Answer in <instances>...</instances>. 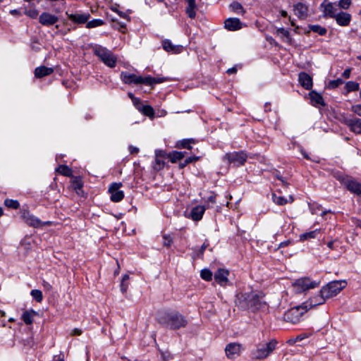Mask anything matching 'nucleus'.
<instances>
[{"mask_svg":"<svg viewBox=\"0 0 361 361\" xmlns=\"http://www.w3.org/2000/svg\"><path fill=\"white\" fill-rule=\"evenodd\" d=\"M262 297L255 293H239L237 300L242 308L250 309L252 311L262 308L264 303L262 301Z\"/></svg>","mask_w":361,"mask_h":361,"instance_id":"nucleus-1","label":"nucleus"},{"mask_svg":"<svg viewBox=\"0 0 361 361\" xmlns=\"http://www.w3.org/2000/svg\"><path fill=\"white\" fill-rule=\"evenodd\" d=\"M278 341L276 339H271L269 342L260 343L256 345L255 348L251 351L250 357L252 360H264L268 357L276 348Z\"/></svg>","mask_w":361,"mask_h":361,"instance_id":"nucleus-2","label":"nucleus"},{"mask_svg":"<svg viewBox=\"0 0 361 361\" xmlns=\"http://www.w3.org/2000/svg\"><path fill=\"white\" fill-rule=\"evenodd\" d=\"M160 323L166 324L171 329H178L185 327L187 321L184 317L177 312H172L165 314L159 320Z\"/></svg>","mask_w":361,"mask_h":361,"instance_id":"nucleus-3","label":"nucleus"},{"mask_svg":"<svg viewBox=\"0 0 361 361\" xmlns=\"http://www.w3.org/2000/svg\"><path fill=\"white\" fill-rule=\"evenodd\" d=\"M307 312V305L303 303L301 305L293 307L287 310L283 314V319L286 322L291 324L300 322L302 317Z\"/></svg>","mask_w":361,"mask_h":361,"instance_id":"nucleus-4","label":"nucleus"},{"mask_svg":"<svg viewBox=\"0 0 361 361\" xmlns=\"http://www.w3.org/2000/svg\"><path fill=\"white\" fill-rule=\"evenodd\" d=\"M93 51L94 54L107 66L114 68L116 66V57L106 48L102 46H96Z\"/></svg>","mask_w":361,"mask_h":361,"instance_id":"nucleus-5","label":"nucleus"},{"mask_svg":"<svg viewBox=\"0 0 361 361\" xmlns=\"http://www.w3.org/2000/svg\"><path fill=\"white\" fill-rule=\"evenodd\" d=\"M347 285L345 281H334L322 288V293L327 298L336 296Z\"/></svg>","mask_w":361,"mask_h":361,"instance_id":"nucleus-6","label":"nucleus"},{"mask_svg":"<svg viewBox=\"0 0 361 361\" xmlns=\"http://www.w3.org/2000/svg\"><path fill=\"white\" fill-rule=\"evenodd\" d=\"M21 217L28 226L34 228H42L44 226H50L51 224V221H42L39 219L30 214L27 210L21 212Z\"/></svg>","mask_w":361,"mask_h":361,"instance_id":"nucleus-7","label":"nucleus"},{"mask_svg":"<svg viewBox=\"0 0 361 361\" xmlns=\"http://www.w3.org/2000/svg\"><path fill=\"white\" fill-rule=\"evenodd\" d=\"M319 285V281H311L309 278H301L297 279L293 286L296 292L300 293L309 289L314 288Z\"/></svg>","mask_w":361,"mask_h":361,"instance_id":"nucleus-8","label":"nucleus"},{"mask_svg":"<svg viewBox=\"0 0 361 361\" xmlns=\"http://www.w3.org/2000/svg\"><path fill=\"white\" fill-rule=\"evenodd\" d=\"M122 81L126 84H149L150 78H145L141 76H137L135 74L128 72H122L121 74Z\"/></svg>","mask_w":361,"mask_h":361,"instance_id":"nucleus-9","label":"nucleus"},{"mask_svg":"<svg viewBox=\"0 0 361 361\" xmlns=\"http://www.w3.org/2000/svg\"><path fill=\"white\" fill-rule=\"evenodd\" d=\"M230 163H233L235 166L243 165L247 160V155L243 152H233L227 153L224 157Z\"/></svg>","mask_w":361,"mask_h":361,"instance_id":"nucleus-10","label":"nucleus"},{"mask_svg":"<svg viewBox=\"0 0 361 361\" xmlns=\"http://www.w3.org/2000/svg\"><path fill=\"white\" fill-rule=\"evenodd\" d=\"M122 186L121 183H113L109 188V192L111 194V200L114 202H118L121 201L124 197V193L122 190H120V188Z\"/></svg>","mask_w":361,"mask_h":361,"instance_id":"nucleus-11","label":"nucleus"},{"mask_svg":"<svg viewBox=\"0 0 361 361\" xmlns=\"http://www.w3.org/2000/svg\"><path fill=\"white\" fill-rule=\"evenodd\" d=\"M324 16L334 18L337 15L338 6L336 4L327 2L326 0L321 4Z\"/></svg>","mask_w":361,"mask_h":361,"instance_id":"nucleus-12","label":"nucleus"},{"mask_svg":"<svg viewBox=\"0 0 361 361\" xmlns=\"http://www.w3.org/2000/svg\"><path fill=\"white\" fill-rule=\"evenodd\" d=\"M229 272L226 269H219L214 274V281L221 286H226L228 283Z\"/></svg>","mask_w":361,"mask_h":361,"instance_id":"nucleus-13","label":"nucleus"},{"mask_svg":"<svg viewBox=\"0 0 361 361\" xmlns=\"http://www.w3.org/2000/svg\"><path fill=\"white\" fill-rule=\"evenodd\" d=\"M241 345L236 343H231L226 345L225 352L229 359H234L240 353Z\"/></svg>","mask_w":361,"mask_h":361,"instance_id":"nucleus-14","label":"nucleus"},{"mask_svg":"<svg viewBox=\"0 0 361 361\" xmlns=\"http://www.w3.org/2000/svg\"><path fill=\"white\" fill-rule=\"evenodd\" d=\"M59 18L47 12L42 13L39 17V22L44 26H51L58 22Z\"/></svg>","mask_w":361,"mask_h":361,"instance_id":"nucleus-15","label":"nucleus"},{"mask_svg":"<svg viewBox=\"0 0 361 361\" xmlns=\"http://www.w3.org/2000/svg\"><path fill=\"white\" fill-rule=\"evenodd\" d=\"M327 298L324 297V295L322 293V290H320L319 293L318 295H314L308 301L305 302L307 305V310L310 309L313 307H316L319 305H322L325 302Z\"/></svg>","mask_w":361,"mask_h":361,"instance_id":"nucleus-16","label":"nucleus"},{"mask_svg":"<svg viewBox=\"0 0 361 361\" xmlns=\"http://www.w3.org/2000/svg\"><path fill=\"white\" fill-rule=\"evenodd\" d=\"M162 47L166 51L172 54H179L183 49L182 45L173 44L169 39H164L162 42Z\"/></svg>","mask_w":361,"mask_h":361,"instance_id":"nucleus-17","label":"nucleus"},{"mask_svg":"<svg viewBox=\"0 0 361 361\" xmlns=\"http://www.w3.org/2000/svg\"><path fill=\"white\" fill-rule=\"evenodd\" d=\"M69 20L73 22L78 24H82L87 23L89 18V13H75V14H69L68 12L66 13Z\"/></svg>","mask_w":361,"mask_h":361,"instance_id":"nucleus-18","label":"nucleus"},{"mask_svg":"<svg viewBox=\"0 0 361 361\" xmlns=\"http://www.w3.org/2000/svg\"><path fill=\"white\" fill-rule=\"evenodd\" d=\"M224 27L228 30H238L242 28V23L237 18H231L225 20Z\"/></svg>","mask_w":361,"mask_h":361,"instance_id":"nucleus-19","label":"nucleus"},{"mask_svg":"<svg viewBox=\"0 0 361 361\" xmlns=\"http://www.w3.org/2000/svg\"><path fill=\"white\" fill-rule=\"evenodd\" d=\"M308 8L302 3H298L294 5L295 15L300 19H305L308 16Z\"/></svg>","mask_w":361,"mask_h":361,"instance_id":"nucleus-20","label":"nucleus"},{"mask_svg":"<svg viewBox=\"0 0 361 361\" xmlns=\"http://www.w3.org/2000/svg\"><path fill=\"white\" fill-rule=\"evenodd\" d=\"M346 125L350 130L357 134H361V119L355 118H350L345 121Z\"/></svg>","mask_w":361,"mask_h":361,"instance_id":"nucleus-21","label":"nucleus"},{"mask_svg":"<svg viewBox=\"0 0 361 361\" xmlns=\"http://www.w3.org/2000/svg\"><path fill=\"white\" fill-rule=\"evenodd\" d=\"M299 82L305 89L310 90L312 87V78L306 73H300L298 76Z\"/></svg>","mask_w":361,"mask_h":361,"instance_id":"nucleus-22","label":"nucleus"},{"mask_svg":"<svg viewBox=\"0 0 361 361\" xmlns=\"http://www.w3.org/2000/svg\"><path fill=\"white\" fill-rule=\"evenodd\" d=\"M334 18L339 25L347 26L351 20V16L348 13L341 11L338 13Z\"/></svg>","mask_w":361,"mask_h":361,"instance_id":"nucleus-23","label":"nucleus"},{"mask_svg":"<svg viewBox=\"0 0 361 361\" xmlns=\"http://www.w3.org/2000/svg\"><path fill=\"white\" fill-rule=\"evenodd\" d=\"M206 210V207L202 205H197L193 207L190 212V216L193 221H200Z\"/></svg>","mask_w":361,"mask_h":361,"instance_id":"nucleus-24","label":"nucleus"},{"mask_svg":"<svg viewBox=\"0 0 361 361\" xmlns=\"http://www.w3.org/2000/svg\"><path fill=\"white\" fill-rule=\"evenodd\" d=\"M345 185L348 190L361 197V184L354 180H347Z\"/></svg>","mask_w":361,"mask_h":361,"instance_id":"nucleus-25","label":"nucleus"},{"mask_svg":"<svg viewBox=\"0 0 361 361\" xmlns=\"http://www.w3.org/2000/svg\"><path fill=\"white\" fill-rule=\"evenodd\" d=\"M185 2L187 4V6L185 8L186 14L189 18L192 19L195 18L196 16L197 8L195 0H185Z\"/></svg>","mask_w":361,"mask_h":361,"instance_id":"nucleus-26","label":"nucleus"},{"mask_svg":"<svg viewBox=\"0 0 361 361\" xmlns=\"http://www.w3.org/2000/svg\"><path fill=\"white\" fill-rule=\"evenodd\" d=\"M54 72L52 68H48L44 66L37 67L35 70V75L36 78H42L43 77L51 75Z\"/></svg>","mask_w":361,"mask_h":361,"instance_id":"nucleus-27","label":"nucleus"},{"mask_svg":"<svg viewBox=\"0 0 361 361\" xmlns=\"http://www.w3.org/2000/svg\"><path fill=\"white\" fill-rule=\"evenodd\" d=\"M309 96L312 105H325L323 97L317 92L312 91L310 92Z\"/></svg>","mask_w":361,"mask_h":361,"instance_id":"nucleus-28","label":"nucleus"},{"mask_svg":"<svg viewBox=\"0 0 361 361\" xmlns=\"http://www.w3.org/2000/svg\"><path fill=\"white\" fill-rule=\"evenodd\" d=\"M37 315V312L33 310L25 311L22 315V319L26 324H31L33 322V317Z\"/></svg>","mask_w":361,"mask_h":361,"instance_id":"nucleus-29","label":"nucleus"},{"mask_svg":"<svg viewBox=\"0 0 361 361\" xmlns=\"http://www.w3.org/2000/svg\"><path fill=\"white\" fill-rule=\"evenodd\" d=\"M229 7L233 12L238 14H243L245 13L243 6L238 1H233L230 4Z\"/></svg>","mask_w":361,"mask_h":361,"instance_id":"nucleus-30","label":"nucleus"},{"mask_svg":"<svg viewBox=\"0 0 361 361\" xmlns=\"http://www.w3.org/2000/svg\"><path fill=\"white\" fill-rule=\"evenodd\" d=\"M141 112L149 118H153L154 116V109L149 105H144L140 109Z\"/></svg>","mask_w":361,"mask_h":361,"instance_id":"nucleus-31","label":"nucleus"},{"mask_svg":"<svg viewBox=\"0 0 361 361\" xmlns=\"http://www.w3.org/2000/svg\"><path fill=\"white\" fill-rule=\"evenodd\" d=\"M184 156V153L181 152H173L169 154V157L172 163L181 160Z\"/></svg>","mask_w":361,"mask_h":361,"instance_id":"nucleus-32","label":"nucleus"},{"mask_svg":"<svg viewBox=\"0 0 361 361\" xmlns=\"http://www.w3.org/2000/svg\"><path fill=\"white\" fill-rule=\"evenodd\" d=\"M310 28L312 31L318 33L321 36H324L326 33V29L319 25H310Z\"/></svg>","mask_w":361,"mask_h":361,"instance_id":"nucleus-33","label":"nucleus"},{"mask_svg":"<svg viewBox=\"0 0 361 361\" xmlns=\"http://www.w3.org/2000/svg\"><path fill=\"white\" fill-rule=\"evenodd\" d=\"M317 232H318V230L316 229L314 231H311L310 232L302 233L300 236V240H308L310 238H316Z\"/></svg>","mask_w":361,"mask_h":361,"instance_id":"nucleus-34","label":"nucleus"},{"mask_svg":"<svg viewBox=\"0 0 361 361\" xmlns=\"http://www.w3.org/2000/svg\"><path fill=\"white\" fill-rule=\"evenodd\" d=\"M212 272L208 269H204L200 272L201 278L207 281L212 280Z\"/></svg>","mask_w":361,"mask_h":361,"instance_id":"nucleus-35","label":"nucleus"},{"mask_svg":"<svg viewBox=\"0 0 361 361\" xmlns=\"http://www.w3.org/2000/svg\"><path fill=\"white\" fill-rule=\"evenodd\" d=\"M345 88L348 92L357 91L359 90V84L354 81H348L345 84Z\"/></svg>","mask_w":361,"mask_h":361,"instance_id":"nucleus-36","label":"nucleus"},{"mask_svg":"<svg viewBox=\"0 0 361 361\" xmlns=\"http://www.w3.org/2000/svg\"><path fill=\"white\" fill-rule=\"evenodd\" d=\"M104 24V21L100 19H94L87 23L86 27L87 28H92L100 26Z\"/></svg>","mask_w":361,"mask_h":361,"instance_id":"nucleus-37","label":"nucleus"},{"mask_svg":"<svg viewBox=\"0 0 361 361\" xmlns=\"http://www.w3.org/2000/svg\"><path fill=\"white\" fill-rule=\"evenodd\" d=\"M31 295L38 302H42V300L43 299L42 293L39 290H37V289L32 290L31 291Z\"/></svg>","mask_w":361,"mask_h":361,"instance_id":"nucleus-38","label":"nucleus"},{"mask_svg":"<svg viewBox=\"0 0 361 361\" xmlns=\"http://www.w3.org/2000/svg\"><path fill=\"white\" fill-rule=\"evenodd\" d=\"M4 204L7 207L13 209H18L20 207V204L17 200L10 199H6Z\"/></svg>","mask_w":361,"mask_h":361,"instance_id":"nucleus-39","label":"nucleus"},{"mask_svg":"<svg viewBox=\"0 0 361 361\" xmlns=\"http://www.w3.org/2000/svg\"><path fill=\"white\" fill-rule=\"evenodd\" d=\"M164 161L163 159V158H160V157H155V164L154 165V169L157 171H159L161 170V169H163L164 166Z\"/></svg>","mask_w":361,"mask_h":361,"instance_id":"nucleus-40","label":"nucleus"},{"mask_svg":"<svg viewBox=\"0 0 361 361\" xmlns=\"http://www.w3.org/2000/svg\"><path fill=\"white\" fill-rule=\"evenodd\" d=\"M273 201L278 205H284L288 202V200L283 197L276 196L275 194L272 195Z\"/></svg>","mask_w":361,"mask_h":361,"instance_id":"nucleus-41","label":"nucleus"},{"mask_svg":"<svg viewBox=\"0 0 361 361\" xmlns=\"http://www.w3.org/2000/svg\"><path fill=\"white\" fill-rule=\"evenodd\" d=\"M59 171L61 174L66 176H71L72 173L71 169L66 165H61L59 168Z\"/></svg>","mask_w":361,"mask_h":361,"instance_id":"nucleus-42","label":"nucleus"},{"mask_svg":"<svg viewBox=\"0 0 361 361\" xmlns=\"http://www.w3.org/2000/svg\"><path fill=\"white\" fill-rule=\"evenodd\" d=\"M343 83V80L341 78H338L336 80H331L329 82L328 87L329 88H336L339 85Z\"/></svg>","mask_w":361,"mask_h":361,"instance_id":"nucleus-43","label":"nucleus"},{"mask_svg":"<svg viewBox=\"0 0 361 361\" xmlns=\"http://www.w3.org/2000/svg\"><path fill=\"white\" fill-rule=\"evenodd\" d=\"M173 243V238L170 235H163V245L165 247H170Z\"/></svg>","mask_w":361,"mask_h":361,"instance_id":"nucleus-44","label":"nucleus"},{"mask_svg":"<svg viewBox=\"0 0 361 361\" xmlns=\"http://www.w3.org/2000/svg\"><path fill=\"white\" fill-rule=\"evenodd\" d=\"M191 142H194L192 140H183L180 142L178 147L181 148L190 149L192 148L190 147Z\"/></svg>","mask_w":361,"mask_h":361,"instance_id":"nucleus-45","label":"nucleus"},{"mask_svg":"<svg viewBox=\"0 0 361 361\" xmlns=\"http://www.w3.org/2000/svg\"><path fill=\"white\" fill-rule=\"evenodd\" d=\"M25 14L32 19H35L38 16V11L35 8H31L25 11Z\"/></svg>","mask_w":361,"mask_h":361,"instance_id":"nucleus-46","label":"nucleus"},{"mask_svg":"<svg viewBox=\"0 0 361 361\" xmlns=\"http://www.w3.org/2000/svg\"><path fill=\"white\" fill-rule=\"evenodd\" d=\"M351 4V0H340L338 6L341 8L347 9Z\"/></svg>","mask_w":361,"mask_h":361,"instance_id":"nucleus-47","label":"nucleus"},{"mask_svg":"<svg viewBox=\"0 0 361 361\" xmlns=\"http://www.w3.org/2000/svg\"><path fill=\"white\" fill-rule=\"evenodd\" d=\"M145 78L151 79L150 83L146 84L147 85H151L153 84L161 83L164 81V80L163 78H152V77L148 76V77H145Z\"/></svg>","mask_w":361,"mask_h":361,"instance_id":"nucleus-48","label":"nucleus"},{"mask_svg":"<svg viewBox=\"0 0 361 361\" xmlns=\"http://www.w3.org/2000/svg\"><path fill=\"white\" fill-rule=\"evenodd\" d=\"M351 110L357 115L361 116V104H356L352 106Z\"/></svg>","mask_w":361,"mask_h":361,"instance_id":"nucleus-49","label":"nucleus"},{"mask_svg":"<svg viewBox=\"0 0 361 361\" xmlns=\"http://www.w3.org/2000/svg\"><path fill=\"white\" fill-rule=\"evenodd\" d=\"M128 288V281H123L121 280V290L123 293H126L127 291Z\"/></svg>","mask_w":361,"mask_h":361,"instance_id":"nucleus-50","label":"nucleus"},{"mask_svg":"<svg viewBox=\"0 0 361 361\" xmlns=\"http://www.w3.org/2000/svg\"><path fill=\"white\" fill-rule=\"evenodd\" d=\"M155 156L164 159L166 156V154L164 151L159 149L155 151Z\"/></svg>","mask_w":361,"mask_h":361,"instance_id":"nucleus-51","label":"nucleus"},{"mask_svg":"<svg viewBox=\"0 0 361 361\" xmlns=\"http://www.w3.org/2000/svg\"><path fill=\"white\" fill-rule=\"evenodd\" d=\"M128 149H129V152H130V154H137L139 152V149L133 145H130L128 147Z\"/></svg>","mask_w":361,"mask_h":361,"instance_id":"nucleus-52","label":"nucleus"},{"mask_svg":"<svg viewBox=\"0 0 361 361\" xmlns=\"http://www.w3.org/2000/svg\"><path fill=\"white\" fill-rule=\"evenodd\" d=\"M207 202H210L212 204L216 203V195L214 194H212L207 199Z\"/></svg>","mask_w":361,"mask_h":361,"instance_id":"nucleus-53","label":"nucleus"},{"mask_svg":"<svg viewBox=\"0 0 361 361\" xmlns=\"http://www.w3.org/2000/svg\"><path fill=\"white\" fill-rule=\"evenodd\" d=\"M9 13L12 16H21L20 11L18 9L11 10Z\"/></svg>","mask_w":361,"mask_h":361,"instance_id":"nucleus-54","label":"nucleus"},{"mask_svg":"<svg viewBox=\"0 0 361 361\" xmlns=\"http://www.w3.org/2000/svg\"><path fill=\"white\" fill-rule=\"evenodd\" d=\"M81 334H82V330L79 329H74L71 332L72 336H79V335H81Z\"/></svg>","mask_w":361,"mask_h":361,"instance_id":"nucleus-55","label":"nucleus"},{"mask_svg":"<svg viewBox=\"0 0 361 361\" xmlns=\"http://www.w3.org/2000/svg\"><path fill=\"white\" fill-rule=\"evenodd\" d=\"M277 32L281 33L282 35H283L286 37H288L289 35V32L287 30H286L284 28L278 29Z\"/></svg>","mask_w":361,"mask_h":361,"instance_id":"nucleus-56","label":"nucleus"},{"mask_svg":"<svg viewBox=\"0 0 361 361\" xmlns=\"http://www.w3.org/2000/svg\"><path fill=\"white\" fill-rule=\"evenodd\" d=\"M197 159H198L197 157H188L186 159H185L184 161H185V164H188L192 162L193 161H196Z\"/></svg>","mask_w":361,"mask_h":361,"instance_id":"nucleus-57","label":"nucleus"},{"mask_svg":"<svg viewBox=\"0 0 361 361\" xmlns=\"http://www.w3.org/2000/svg\"><path fill=\"white\" fill-rule=\"evenodd\" d=\"M350 69H346L343 73V76L344 78H348L350 77Z\"/></svg>","mask_w":361,"mask_h":361,"instance_id":"nucleus-58","label":"nucleus"},{"mask_svg":"<svg viewBox=\"0 0 361 361\" xmlns=\"http://www.w3.org/2000/svg\"><path fill=\"white\" fill-rule=\"evenodd\" d=\"M236 71H237V69H236L235 67H233V68H231L227 70V73L228 74L235 73H236Z\"/></svg>","mask_w":361,"mask_h":361,"instance_id":"nucleus-59","label":"nucleus"},{"mask_svg":"<svg viewBox=\"0 0 361 361\" xmlns=\"http://www.w3.org/2000/svg\"><path fill=\"white\" fill-rule=\"evenodd\" d=\"M118 15H119L121 17H122V18H126V19H127L128 20H129V18H128V15H126V13H124L123 12L118 11Z\"/></svg>","mask_w":361,"mask_h":361,"instance_id":"nucleus-60","label":"nucleus"},{"mask_svg":"<svg viewBox=\"0 0 361 361\" xmlns=\"http://www.w3.org/2000/svg\"><path fill=\"white\" fill-rule=\"evenodd\" d=\"M207 244L204 243V244L201 246V247H200V254H203V252H204V251L205 250V249L207 248Z\"/></svg>","mask_w":361,"mask_h":361,"instance_id":"nucleus-61","label":"nucleus"},{"mask_svg":"<svg viewBox=\"0 0 361 361\" xmlns=\"http://www.w3.org/2000/svg\"><path fill=\"white\" fill-rule=\"evenodd\" d=\"M82 185L80 183L77 182L75 184V190H80L82 188Z\"/></svg>","mask_w":361,"mask_h":361,"instance_id":"nucleus-62","label":"nucleus"},{"mask_svg":"<svg viewBox=\"0 0 361 361\" xmlns=\"http://www.w3.org/2000/svg\"><path fill=\"white\" fill-rule=\"evenodd\" d=\"M44 287L46 288L48 290L51 289V286L48 282H44Z\"/></svg>","mask_w":361,"mask_h":361,"instance_id":"nucleus-63","label":"nucleus"},{"mask_svg":"<svg viewBox=\"0 0 361 361\" xmlns=\"http://www.w3.org/2000/svg\"><path fill=\"white\" fill-rule=\"evenodd\" d=\"M334 241H330V242H329V243H327V246H328V247H329L330 249L334 250Z\"/></svg>","mask_w":361,"mask_h":361,"instance_id":"nucleus-64","label":"nucleus"}]
</instances>
